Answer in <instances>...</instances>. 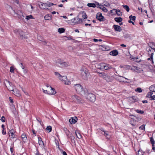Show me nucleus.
Instances as JSON below:
<instances>
[{"instance_id": "nucleus-48", "label": "nucleus", "mask_w": 155, "mask_h": 155, "mask_svg": "<svg viewBox=\"0 0 155 155\" xmlns=\"http://www.w3.org/2000/svg\"><path fill=\"white\" fill-rule=\"evenodd\" d=\"M0 120H1L2 122H5V117L4 116H2L1 118L0 119Z\"/></svg>"}, {"instance_id": "nucleus-21", "label": "nucleus", "mask_w": 155, "mask_h": 155, "mask_svg": "<svg viewBox=\"0 0 155 155\" xmlns=\"http://www.w3.org/2000/svg\"><path fill=\"white\" fill-rule=\"evenodd\" d=\"M114 20L117 22H120L122 21L123 19L121 17H116L114 18Z\"/></svg>"}, {"instance_id": "nucleus-30", "label": "nucleus", "mask_w": 155, "mask_h": 155, "mask_svg": "<svg viewBox=\"0 0 155 155\" xmlns=\"http://www.w3.org/2000/svg\"><path fill=\"white\" fill-rule=\"evenodd\" d=\"M102 66H103V63L99 64L97 65V68L100 70H103V69H102Z\"/></svg>"}, {"instance_id": "nucleus-58", "label": "nucleus", "mask_w": 155, "mask_h": 155, "mask_svg": "<svg viewBox=\"0 0 155 155\" xmlns=\"http://www.w3.org/2000/svg\"><path fill=\"white\" fill-rule=\"evenodd\" d=\"M40 41H42L44 43L43 44L44 45H46L47 43V42H46V41H42V40H40Z\"/></svg>"}, {"instance_id": "nucleus-26", "label": "nucleus", "mask_w": 155, "mask_h": 155, "mask_svg": "<svg viewBox=\"0 0 155 155\" xmlns=\"http://www.w3.org/2000/svg\"><path fill=\"white\" fill-rule=\"evenodd\" d=\"M130 35L127 34L124 35L123 37L125 39H126L128 38H131Z\"/></svg>"}, {"instance_id": "nucleus-46", "label": "nucleus", "mask_w": 155, "mask_h": 155, "mask_svg": "<svg viewBox=\"0 0 155 155\" xmlns=\"http://www.w3.org/2000/svg\"><path fill=\"white\" fill-rule=\"evenodd\" d=\"M130 124H131V125L134 126L136 125V123L135 122H134V120H131L130 121Z\"/></svg>"}, {"instance_id": "nucleus-24", "label": "nucleus", "mask_w": 155, "mask_h": 155, "mask_svg": "<svg viewBox=\"0 0 155 155\" xmlns=\"http://www.w3.org/2000/svg\"><path fill=\"white\" fill-rule=\"evenodd\" d=\"M87 5L88 7L93 8H94L96 6V5L94 3H88Z\"/></svg>"}, {"instance_id": "nucleus-12", "label": "nucleus", "mask_w": 155, "mask_h": 155, "mask_svg": "<svg viewBox=\"0 0 155 155\" xmlns=\"http://www.w3.org/2000/svg\"><path fill=\"white\" fill-rule=\"evenodd\" d=\"M77 120V118L75 117H71L70 119L69 120V121L71 124H73L76 122Z\"/></svg>"}, {"instance_id": "nucleus-32", "label": "nucleus", "mask_w": 155, "mask_h": 155, "mask_svg": "<svg viewBox=\"0 0 155 155\" xmlns=\"http://www.w3.org/2000/svg\"><path fill=\"white\" fill-rule=\"evenodd\" d=\"M147 50L149 54H151V53L153 52H153H154V51H152V49L149 48H147Z\"/></svg>"}, {"instance_id": "nucleus-44", "label": "nucleus", "mask_w": 155, "mask_h": 155, "mask_svg": "<svg viewBox=\"0 0 155 155\" xmlns=\"http://www.w3.org/2000/svg\"><path fill=\"white\" fill-rule=\"evenodd\" d=\"M150 141L152 145L154 144V140L152 137L150 138Z\"/></svg>"}, {"instance_id": "nucleus-3", "label": "nucleus", "mask_w": 155, "mask_h": 155, "mask_svg": "<svg viewBox=\"0 0 155 155\" xmlns=\"http://www.w3.org/2000/svg\"><path fill=\"white\" fill-rule=\"evenodd\" d=\"M14 32L21 39H23L27 38V36L25 34L24 32L20 29L14 30Z\"/></svg>"}, {"instance_id": "nucleus-64", "label": "nucleus", "mask_w": 155, "mask_h": 155, "mask_svg": "<svg viewBox=\"0 0 155 155\" xmlns=\"http://www.w3.org/2000/svg\"><path fill=\"white\" fill-rule=\"evenodd\" d=\"M63 155H67V153L65 151H63Z\"/></svg>"}, {"instance_id": "nucleus-4", "label": "nucleus", "mask_w": 155, "mask_h": 155, "mask_svg": "<svg viewBox=\"0 0 155 155\" xmlns=\"http://www.w3.org/2000/svg\"><path fill=\"white\" fill-rule=\"evenodd\" d=\"M71 99L74 102L78 103H83L84 101L78 96L75 95L71 97Z\"/></svg>"}, {"instance_id": "nucleus-15", "label": "nucleus", "mask_w": 155, "mask_h": 155, "mask_svg": "<svg viewBox=\"0 0 155 155\" xmlns=\"http://www.w3.org/2000/svg\"><path fill=\"white\" fill-rule=\"evenodd\" d=\"M113 27L115 29V30L116 31H120L122 29L118 25H114L113 26Z\"/></svg>"}, {"instance_id": "nucleus-10", "label": "nucleus", "mask_w": 155, "mask_h": 155, "mask_svg": "<svg viewBox=\"0 0 155 155\" xmlns=\"http://www.w3.org/2000/svg\"><path fill=\"white\" fill-rule=\"evenodd\" d=\"M102 67V69H103V70H107L112 68L111 67L109 64L104 63H103Z\"/></svg>"}, {"instance_id": "nucleus-47", "label": "nucleus", "mask_w": 155, "mask_h": 155, "mask_svg": "<svg viewBox=\"0 0 155 155\" xmlns=\"http://www.w3.org/2000/svg\"><path fill=\"white\" fill-rule=\"evenodd\" d=\"M153 52H152L151 53V55H150V58H148L147 60H150L151 59L152 60L153 59Z\"/></svg>"}, {"instance_id": "nucleus-57", "label": "nucleus", "mask_w": 155, "mask_h": 155, "mask_svg": "<svg viewBox=\"0 0 155 155\" xmlns=\"http://www.w3.org/2000/svg\"><path fill=\"white\" fill-rule=\"evenodd\" d=\"M151 100H155V95L152 96L150 97Z\"/></svg>"}, {"instance_id": "nucleus-5", "label": "nucleus", "mask_w": 155, "mask_h": 155, "mask_svg": "<svg viewBox=\"0 0 155 155\" xmlns=\"http://www.w3.org/2000/svg\"><path fill=\"white\" fill-rule=\"evenodd\" d=\"M4 84L8 89L11 91H12L14 92V89H13V85L9 81L6 80L4 81Z\"/></svg>"}, {"instance_id": "nucleus-42", "label": "nucleus", "mask_w": 155, "mask_h": 155, "mask_svg": "<svg viewBox=\"0 0 155 155\" xmlns=\"http://www.w3.org/2000/svg\"><path fill=\"white\" fill-rule=\"evenodd\" d=\"M145 125L143 124L140 127L139 129L140 130H144L145 129Z\"/></svg>"}, {"instance_id": "nucleus-9", "label": "nucleus", "mask_w": 155, "mask_h": 155, "mask_svg": "<svg viewBox=\"0 0 155 155\" xmlns=\"http://www.w3.org/2000/svg\"><path fill=\"white\" fill-rule=\"evenodd\" d=\"M48 90V93L49 94L54 95L56 93V92L55 91L54 89L52 88L51 86L49 87Z\"/></svg>"}, {"instance_id": "nucleus-50", "label": "nucleus", "mask_w": 155, "mask_h": 155, "mask_svg": "<svg viewBox=\"0 0 155 155\" xmlns=\"http://www.w3.org/2000/svg\"><path fill=\"white\" fill-rule=\"evenodd\" d=\"M38 140L39 143L40 145L42 143H43V142L41 137H38Z\"/></svg>"}, {"instance_id": "nucleus-49", "label": "nucleus", "mask_w": 155, "mask_h": 155, "mask_svg": "<svg viewBox=\"0 0 155 155\" xmlns=\"http://www.w3.org/2000/svg\"><path fill=\"white\" fill-rule=\"evenodd\" d=\"M10 72H11L12 73H14V68L11 66L10 67Z\"/></svg>"}, {"instance_id": "nucleus-23", "label": "nucleus", "mask_w": 155, "mask_h": 155, "mask_svg": "<svg viewBox=\"0 0 155 155\" xmlns=\"http://www.w3.org/2000/svg\"><path fill=\"white\" fill-rule=\"evenodd\" d=\"M74 20L77 19L78 20V21L77 22V23H81L83 22V21L82 19H81L80 18H74Z\"/></svg>"}, {"instance_id": "nucleus-7", "label": "nucleus", "mask_w": 155, "mask_h": 155, "mask_svg": "<svg viewBox=\"0 0 155 155\" xmlns=\"http://www.w3.org/2000/svg\"><path fill=\"white\" fill-rule=\"evenodd\" d=\"M74 87L76 91L78 92H83V87L80 84L74 85Z\"/></svg>"}, {"instance_id": "nucleus-11", "label": "nucleus", "mask_w": 155, "mask_h": 155, "mask_svg": "<svg viewBox=\"0 0 155 155\" xmlns=\"http://www.w3.org/2000/svg\"><path fill=\"white\" fill-rule=\"evenodd\" d=\"M98 73L99 74V75L100 77H102L105 80H107L108 78V76L107 74L104 73L98 72Z\"/></svg>"}, {"instance_id": "nucleus-59", "label": "nucleus", "mask_w": 155, "mask_h": 155, "mask_svg": "<svg viewBox=\"0 0 155 155\" xmlns=\"http://www.w3.org/2000/svg\"><path fill=\"white\" fill-rule=\"evenodd\" d=\"M23 70H24L23 72H24V73L25 74H26L27 73V69L24 68V69H23Z\"/></svg>"}, {"instance_id": "nucleus-62", "label": "nucleus", "mask_w": 155, "mask_h": 155, "mask_svg": "<svg viewBox=\"0 0 155 155\" xmlns=\"http://www.w3.org/2000/svg\"><path fill=\"white\" fill-rule=\"evenodd\" d=\"M99 129L101 130V131H102L103 132H104L105 131L104 130V129L103 128H101L100 129Z\"/></svg>"}, {"instance_id": "nucleus-40", "label": "nucleus", "mask_w": 155, "mask_h": 155, "mask_svg": "<svg viewBox=\"0 0 155 155\" xmlns=\"http://www.w3.org/2000/svg\"><path fill=\"white\" fill-rule=\"evenodd\" d=\"M44 18L46 20H50L51 19V17L48 15H46Z\"/></svg>"}, {"instance_id": "nucleus-60", "label": "nucleus", "mask_w": 155, "mask_h": 155, "mask_svg": "<svg viewBox=\"0 0 155 155\" xmlns=\"http://www.w3.org/2000/svg\"><path fill=\"white\" fill-rule=\"evenodd\" d=\"M2 133L3 134L5 135L6 134V131H4V130H3L2 131Z\"/></svg>"}, {"instance_id": "nucleus-33", "label": "nucleus", "mask_w": 155, "mask_h": 155, "mask_svg": "<svg viewBox=\"0 0 155 155\" xmlns=\"http://www.w3.org/2000/svg\"><path fill=\"white\" fill-rule=\"evenodd\" d=\"M152 92H153L150 91L148 92L147 96L149 98H150L152 96V95L153 94Z\"/></svg>"}, {"instance_id": "nucleus-2", "label": "nucleus", "mask_w": 155, "mask_h": 155, "mask_svg": "<svg viewBox=\"0 0 155 155\" xmlns=\"http://www.w3.org/2000/svg\"><path fill=\"white\" fill-rule=\"evenodd\" d=\"M81 74L82 78L85 80L88 79V76L89 75V73L88 70L85 68L83 67L81 70Z\"/></svg>"}, {"instance_id": "nucleus-19", "label": "nucleus", "mask_w": 155, "mask_h": 155, "mask_svg": "<svg viewBox=\"0 0 155 155\" xmlns=\"http://www.w3.org/2000/svg\"><path fill=\"white\" fill-rule=\"evenodd\" d=\"M40 3L41 4H39L40 8L43 9H45L46 8L45 6L46 5V4L41 2H40Z\"/></svg>"}, {"instance_id": "nucleus-56", "label": "nucleus", "mask_w": 155, "mask_h": 155, "mask_svg": "<svg viewBox=\"0 0 155 155\" xmlns=\"http://www.w3.org/2000/svg\"><path fill=\"white\" fill-rule=\"evenodd\" d=\"M61 79H59L62 82H64V81H65V80L67 79V77H66V78L65 79H64L63 78H61Z\"/></svg>"}, {"instance_id": "nucleus-43", "label": "nucleus", "mask_w": 155, "mask_h": 155, "mask_svg": "<svg viewBox=\"0 0 155 155\" xmlns=\"http://www.w3.org/2000/svg\"><path fill=\"white\" fill-rule=\"evenodd\" d=\"M136 111L139 114H143L144 113V111H143L140 110L138 109L136 110Z\"/></svg>"}, {"instance_id": "nucleus-17", "label": "nucleus", "mask_w": 155, "mask_h": 155, "mask_svg": "<svg viewBox=\"0 0 155 155\" xmlns=\"http://www.w3.org/2000/svg\"><path fill=\"white\" fill-rule=\"evenodd\" d=\"M111 13H113V11H115L118 16H120L121 15V13L120 10H117L116 9H113L110 11Z\"/></svg>"}, {"instance_id": "nucleus-14", "label": "nucleus", "mask_w": 155, "mask_h": 155, "mask_svg": "<svg viewBox=\"0 0 155 155\" xmlns=\"http://www.w3.org/2000/svg\"><path fill=\"white\" fill-rule=\"evenodd\" d=\"M118 54V51L116 50H114L110 53V55L113 56H115Z\"/></svg>"}, {"instance_id": "nucleus-53", "label": "nucleus", "mask_w": 155, "mask_h": 155, "mask_svg": "<svg viewBox=\"0 0 155 155\" xmlns=\"http://www.w3.org/2000/svg\"><path fill=\"white\" fill-rule=\"evenodd\" d=\"M43 92L44 93L48 94V90H45L43 89Z\"/></svg>"}, {"instance_id": "nucleus-29", "label": "nucleus", "mask_w": 155, "mask_h": 155, "mask_svg": "<svg viewBox=\"0 0 155 155\" xmlns=\"http://www.w3.org/2000/svg\"><path fill=\"white\" fill-rule=\"evenodd\" d=\"M150 45H151L150 46L151 49L154 50V51H155V44L153 43H151Z\"/></svg>"}, {"instance_id": "nucleus-31", "label": "nucleus", "mask_w": 155, "mask_h": 155, "mask_svg": "<svg viewBox=\"0 0 155 155\" xmlns=\"http://www.w3.org/2000/svg\"><path fill=\"white\" fill-rule=\"evenodd\" d=\"M26 19L27 20H29L30 19H33L34 18L31 15L27 16L26 17Z\"/></svg>"}, {"instance_id": "nucleus-22", "label": "nucleus", "mask_w": 155, "mask_h": 155, "mask_svg": "<svg viewBox=\"0 0 155 155\" xmlns=\"http://www.w3.org/2000/svg\"><path fill=\"white\" fill-rule=\"evenodd\" d=\"M21 137L22 139L23 140L24 142H26L27 140V138L26 135L25 134H23L21 136Z\"/></svg>"}, {"instance_id": "nucleus-35", "label": "nucleus", "mask_w": 155, "mask_h": 155, "mask_svg": "<svg viewBox=\"0 0 155 155\" xmlns=\"http://www.w3.org/2000/svg\"><path fill=\"white\" fill-rule=\"evenodd\" d=\"M129 18L130 20L132 21H134L135 20L136 17L135 16H132V15H131L129 16Z\"/></svg>"}, {"instance_id": "nucleus-20", "label": "nucleus", "mask_w": 155, "mask_h": 155, "mask_svg": "<svg viewBox=\"0 0 155 155\" xmlns=\"http://www.w3.org/2000/svg\"><path fill=\"white\" fill-rule=\"evenodd\" d=\"M149 90L151 91L155 92V84L150 86L149 87Z\"/></svg>"}, {"instance_id": "nucleus-18", "label": "nucleus", "mask_w": 155, "mask_h": 155, "mask_svg": "<svg viewBox=\"0 0 155 155\" xmlns=\"http://www.w3.org/2000/svg\"><path fill=\"white\" fill-rule=\"evenodd\" d=\"M69 65V63L63 61L61 66L62 67H67Z\"/></svg>"}, {"instance_id": "nucleus-37", "label": "nucleus", "mask_w": 155, "mask_h": 155, "mask_svg": "<svg viewBox=\"0 0 155 155\" xmlns=\"http://www.w3.org/2000/svg\"><path fill=\"white\" fill-rule=\"evenodd\" d=\"M135 91L136 92H137L139 93H140L142 92V90L141 88L140 87H138L135 89Z\"/></svg>"}, {"instance_id": "nucleus-61", "label": "nucleus", "mask_w": 155, "mask_h": 155, "mask_svg": "<svg viewBox=\"0 0 155 155\" xmlns=\"http://www.w3.org/2000/svg\"><path fill=\"white\" fill-rule=\"evenodd\" d=\"M11 97H10L9 99H10V102L11 103H13V100L12 99H11Z\"/></svg>"}, {"instance_id": "nucleus-1", "label": "nucleus", "mask_w": 155, "mask_h": 155, "mask_svg": "<svg viewBox=\"0 0 155 155\" xmlns=\"http://www.w3.org/2000/svg\"><path fill=\"white\" fill-rule=\"evenodd\" d=\"M84 93V96L86 98L90 101L94 102L95 100L96 97L95 95L93 94L88 93L87 92Z\"/></svg>"}, {"instance_id": "nucleus-54", "label": "nucleus", "mask_w": 155, "mask_h": 155, "mask_svg": "<svg viewBox=\"0 0 155 155\" xmlns=\"http://www.w3.org/2000/svg\"><path fill=\"white\" fill-rule=\"evenodd\" d=\"M20 64L21 68H22V69H24L25 68V66L23 65V64L22 63H21Z\"/></svg>"}, {"instance_id": "nucleus-28", "label": "nucleus", "mask_w": 155, "mask_h": 155, "mask_svg": "<svg viewBox=\"0 0 155 155\" xmlns=\"http://www.w3.org/2000/svg\"><path fill=\"white\" fill-rule=\"evenodd\" d=\"M123 7L124 9H126L127 12H129V11L130 8L127 5H123Z\"/></svg>"}, {"instance_id": "nucleus-34", "label": "nucleus", "mask_w": 155, "mask_h": 155, "mask_svg": "<svg viewBox=\"0 0 155 155\" xmlns=\"http://www.w3.org/2000/svg\"><path fill=\"white\" fill-rule=\"evenodd\" d=\"M75 134H76V135L77 137L79 139H80L81 137V136L80 133L78 132H77V133L76 132H75Z\"/></svg>"}, {"instance_id": "nucleus-38", "label": "nucleus", "mask_w": 155, "mask_h": 155, "mask_svg": "<svg viewBox=\"0 0 155 155\" xmlns=\"http://www.w3.org/2000/svg\"><path fill=\"white\" fill-rule=\"evenodd\" d=\"M108 133V132L107 131H105L104 132V135L106 137H107V138H109L110 137V136H109V134H108L107 133Z\"/></svg>"}, {"instance_id": "nucleus-13", "label": "nucleus", "mask_w": 155, "mask_h": 155, "mask_svg": "<svg viewBox=\"0 0 155 155\" xmlns=\"http://www.w3.org/2000/svg\"><path fill=\"white\" fill-rule=\"evenodd\" d=\"M14 133V130L13 129L10 130L8 132L9 136L10 139H13L15 137V135Z\"/></svg>"}, {"instance_id": "nucleus-63", "label": "nucleus", "mask_w": 155, "mask_h": 155, "mask_svg": "<svg viewBox=\"0 0 155 155\" xmlns=\"http://www.w3.org/2000/svg\"><path fill=\"white\" fill-rule=\"evenodd\" d=\"M120 46L122 47H126V45H124V44H121L120 45Z\"/></svg>"}, {"instance_id": "nucleus-6", "label": "nucleus", "mask_w": 155, "mask_h": 155, "mask_svg": "<svg viewBox=\"0 0 155 155\" xmlns=\"http://www.w3.org/2000/svg\"><path fill=\"white\" fill-rule=\"evenodd\" d=\"M8 7L9 8H11L12 10L14 12V16L16 17H17L18 18L21 19L22 18L21 16L23 17V14L21 11L19 10L16 12L14 10H13V8L9 5H8Z\"/></svg>"}, {"instance_id": "nucleus-45", "label": "nucleus", "mask_w": 155, "mask_h": 155, "mask_svg": "<svg viewBox=\"0 0 155 155\" xmlns=\"http://www.w3.org/2000/svg\"><path fill=\"white\" fill-rule=\"evenodd\" d=\"M63 130H64V131L65 132L66 134H68V133L69 132V130H68L67 129V128H63Z\"/></svg>"}, {"instance_id": "nucleus-51", "label": "nucleus", "mask_w": 155, "mask_h": 155, "mask_svg": "<svg viewBox=\"0 0 155 155\" xmlns=\"http://www.w3.org/2000/svg\"><path fill=\"white\" fill-rule=\"evenodd\" d=\"M120 77L121 78H120L119 79V80L120 82H126L125 81H124V80H123L122 79V78H124V77H122V76H120Z\"/></svg>"}, {"instance_id": "nucleus-16", "label": "nucleus", "mask_w": 155, "mask_h": 155, "mask_svg": "<svg viewBox=\"0 0 155 155\" xmlns=\"http://www.w3.org/2000/svg\"><path fill=\"white\" fill-rule=\"evenodd\" d=\"M55 75L58 77L59 79H61V78H63L64 79L66 78V76H61L59 73L55 72L54 73Z\"/></svg>"}, {"instance_id": "nucleus-25", "label": "nucleus", "mask_w": 155, "mask_h": 155, "mask_svg": "<svg viewBox=\"0 0 155 155\" xmlns=\"http://www.w3.org/2000/svg\"><path fill=\"white\" fill-rule=\"evenodd\" d=\"M100 8L104 12H107V10L105 7L103 6V5H101Z\"/></svg>"}, {"instance_id": "nucleus-39", "label": "nucleus", "mask_w": 155, "mask_h": 155, "mask_svg": "<svg viewBox=\"0 0 155 155\" xmlns=\"http://www.w3.org/2000/svg\"><path fill=\"white\" fill-rule=\"evenodd\" d=\"M63 61L61 60V59H58L57 61V63L58 64H60L61 65L62 64Z\"/></svg>"}, {"instance_id": "nucleus-36", "label": "nucleus", "mask_w": 155, "mask_h": 155, "mask_svg": "<svg viewBox=\"0 0 155 155\" xmlns=\"http://www.w3.org/2000/svg\"><path fill=\"white\" fill-rule=\"evenodd\" d=\"M63 82L65 84L67 85H69L71 83L70 81L68 80L67 79L65 80V81H64Z\"/></svg>"}, {"instance_id": "nucleus-41", "label": "nucleus", "mask_w": 155, "mask_h": 155, "mask_svg": "<svg viewBox=\"0 0 155 155\" xmlns=\"http://www.w3.org/2000/svg\"><path fill=\"white\" fill-rule=\"evenodd\" d=\"M46 130L48 131L49 132H51L52 130L51 127L50 126H48L46 128Z\"/></svg>"}, {"instance_id": "nucleus-8", "label": "nucleus", "mask_w": 155, "mask_h": 155, "mask_svg": "<svg viewBox=\"0 0 155 155\" xmlns=\"http://www.w3.org/2000/svg\"><path fill=\"white\" fill-rule=\"evenodd\" d=\"M96 18L100 21H104V18L101 13H98L96 15Z\"/></svg>"}, {"instance_id": "nucleus-27", "label": "nucleus", "mask_w": 155, "mask_h": 155, "mask_svg": "<svg viewBox=\"0 0 155 155\" xmlns=\"http://www.w3.org/2000/svg\"><path fill=\"white\" fill-rule=\"evenodd\" d=\"M65 29L63 28H59L58 29V32H59L60 33H63L64 32Z\"/></svg>"}, {"instance_id": "nucleus-52", "label": "nucleus", "mask_w": 155, "mask_h": 155, "mask_svg": "<svg viewBox=\"0 0 155 155\" xmlns=\"http://www.w3.org/2000/svg\"><path fill=\"white\" fill-rule=\"evenodd\" d=\"M82 17L84 19L87 18V16L85 13H84L82 15Z\"/></svg>"}, {"instance_id": "nucleus-55", "label": "nucleus", "mask_w": 155, "mask_h": 155, "mask_svg": "<svg viewBox=\"0 0 155 155\" xmlns=\"http://www.w3.org/2000/svg\"><path fill=\"white\" fill-rule=\"evenodd\" d=\"M54 5V4L53 3H49L47 5L49 7H50V6H51L52 5Z\"/></svg>"}]
</instances>
